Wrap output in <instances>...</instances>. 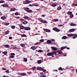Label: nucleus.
<instances>
[{"label": "nucleus", "mask_w": 77, "mask_h": 77, "mask_svg": "<svg viewBox=\"0 0 77 77\" xmlns=\"http://www.w3.org/2000/svg\"><path fill=\"white\" fill-rule=\"evenodd\" d=\"M31 29L29 27H25L24 30H30Z\"/></svg>", "instance_id": "6e6552de"}, {"label": "nucleus", "mask_w": 77, "mask_h": 77, "mask_svg": "<svg viewBox=\"0 0 77 77\" xmlns=\"http://www.w3.org/2000/svg\"><path fill=\"white\" fill-rule=\"evenodd\" d=\"M6 17L4 16L1 17V19H2V20H4V19H6Z\"/></svg>", "instance_id": "f3484780"}, {"label": "nucleus", "mask_w": 77, "mask_h": 77, "mask_svg": "<svg viewBox=\"0 0 77 77\" xmlns=\"http://www.w3.org/2000/svg\"><path fill=\"white\" fill-rule=\"evenodd\" d=\"M9 23H7V22L5 23V26H8V25H9Z\"/></svg>", "instance_id": "79ce46f5"}, {"label": "nucleus", "mask_w": 77, "mask_h": 77, "mask_svg": "<svg viewBox=\"0 0 77 77\" xmlns=\"http://www.w3.org/2000/svg\"><path fill=\"white\" fill-rule=\"evenodd\" d=\"M5 2V1H4L1 0L0 1V3H3Z\"/></svg>", "instance_id": "49530a36"}, {"label": "nucleus", "mask_w": 77, "mask_h": 77, "mask_svg": "<svg viewBox=\"0 0 77 77\" xmlns=\"http://www.w3.org/2000/svg\"><path fill=\"white\" fill-rule=\"evenodd\" d=\"M51 48L52 50H54V51H56V50H57V48L54 47H51Z\"/></svg>", "instance_id": "20e7f679"}, {"label": "nucleus", "mask_w": 77, "mask_h": 77, "mask_svg": "<svg viewBox=\"0 0 77 77\" xmlns=\"http://www.w3.org/2000/svg\"><path fill=\"white\" fill-rule=\"evenodd\" d=\"M74 31H75V29H70L69 32H74Z\"/></svg>", "instance_id": "9b49d317"}, {"label": "nucleus", "mask_w": 77, "mask_h": 77, "mask_svg": "<svg viewBox=\"0 0 77 77\" xmlns=\"http://www.w3.org/2000/svg\"><path fill=\"white\" fill-rule=\"evenodd\" d=\"M24 19H26V20H27V19H29V17L28 16H25L24 17Z\"/></svg>", "instance_id": "c756f323"}, {"label": "nucleus", "mask_w": 77, "mask_h": 77, "mask_svg": "<svg viewBox=\"0 0 77 77\" xmlns=\"http://www.w3.org/2000/svg\"><path fill=\"white\" fill-rule=\"evenodd\" d=\"M36 67H34L31 68V69L32 70H35L36 69Z\"/></svg>", "instance_id": "5701e85b"}, {"label": "nucleus", "mask_w": 77, "mask_h": 77, "mask_svg": "<svg viewBox=\"0 0 77 77\" xmlns=\"http://www.w3.org/2000/svg\"><path fill=\"white\" fill-rule=\"evenodd\" d=\"M47 42L48 44H50L51 43V42L50 40H48V41H47Z\"/></svg>", "instance_id": "4468645a"}, {"label": "nucleus", "mask_w": 77, "mask_h": 77, "mask_svg": "<svg viewBox=\"0 0 77 77\" xmlns=\"http://www.w3.org/2000/svg\"><path fill=\"white\" fill-rule=\"evenodd\" d=\"M29 6H33V5H32L29 4Z\"/></svg>", "instance_id": "680f3d73"}, {"label": "nucleus", "mask_w": 77, "mask_h": 77, "mask_svg": "<svg viewBox=\"0 0 77 77\" xmlns=\"http://www.w3.org/2000/svg\"><path fill=\"white\" fill-rule=\"evenodd\" d=\"M43 69V68H42L41 67H38L37 68V70H40V71H42Z\"/></svg>", "instance_id": "1a4fd4ad"}, {"label": "nucleus", "mask_w": 77, "mask_h": 77, "mask_svg": "<svg viewBox=\"0 0 77 77\" xmlns=\"http://www.w3.org/2000/svg\"><path fill=\"white\" fill-rule=\"evenodd\" d=\"M57 53L59 54H61V53H62V52L60 51H57Z\"/></svg>", "instance_id": "58836bf2"}, {"label": "nucleus", "mask_w": 77, "mask_h": 77, "mask_svg": "<svg viewBox=\"0 0 77 77\" xmlns=\"http://www.w3.org/2000/svg\"><path fill=\"white\" fill-rule=\"evenodd\" d=\"M67 14H68V15H69L72 14V12L71 11L68 12L67 13Z\"/></svg>", "instance_id": "ddd939ff"}, {"label": "nucleus", "mask_w": 77, "mask_h": 77, "mask_svg": "<svg viewBox=\"0 0 77 77\" xmlns=\"http://www.w3.org/2000/svg\"><path fill=\"white\" fill-rule=\"evenodd\" d=\"M40 21H41V23H48V22H47V21L44 20H41Z\"/></svg>", "instance_id": "423d86ee"}, {"label": "nucleus", "mask_w": 77, "mask_h": 77, "mask_svg": "<svg viewBox=\"0 0 77 77\" xmlns=\"http://www.w3.org/2000/svg\"><path fill=\"white\" fill-rule=\"evenodd\" d=\"M73 34H68V36L69 37H71L72 36H73Z\"/></svg>", "instance_id": "dca6fc26"}, {"label": "nucleus", "mask_w": 77, "mask_h": 77, "mask_svg": "<svg viewBox=\"0 0 77 77\" xmlns=\"http://www.w3.org/2000/svg\"><path fill=\"white\" fill-rule=\"evenodd\" d=\"M16 18H17V19H19V18H20V17H16Z\"/></svg>", "instance_id": "4d7b16f0"}, {"label": "nucleus", "mask_w": 77, "mask_h": 77, "mask_svg": "<svg viewBox=\"0 0 77 77\" xmlns=\"http://www.w3.org/2000/svg\"><path fill=\"white\" fill-rule=\"evenodd\" d=\"M9 32V31H7L5 32V35H7L8 34Z\"/></svg>", "instance_id": "c85d7f7f"}, {"label": "nucleus", "mask_w": 77, "mask_h": 77, "mask_svg": "<svg viewBox=\"0 0 77 77\" xmlns=\"http://www.w3.org/2000/svg\"><path fill=\"white\" fill-rule=\"evenodd\" d=\"M42 71L43 72H45V71H46V70L45 69H43Z\"/></svg>", "instance_id": "6e6d98bb"}, {"label": "nucleus", "mask_w": 77, "mask_h": 77, "mask_svg": "<svg viewBox=\"0 0 77 77\" xmlns=\"http://www.w3.org/2000/svg\"><path fill=\"white\" fill-rule=\"evenodd\" d=\"M38 44H39V43L38 42H37L35 43V45H38Z\"/></svg>", "instance_id": "69168bd1"}, {"label": "nucleus", "mask_w": 77, "mask_h": 77, "mask_svg": "<svg viewBox=\"0 0 77 77\" xmlns=\"http://www.w3.org/2000/svg\"><path fill=\"white\" fill-rule=\"evenodd\" d=\"M20 46H21V47H23L24 46V44H20Z\"/></svg>", "instance_id": "de8ad7c7"}, {"label": "nucleus", "mask_w": 77, "mask_h": 77, "mask_svg": "<svg viewBox=\"0 0 77 77\" xmlns=\"http://www.w3.org/2000/svg\"><path fill=\"white\" fill-rule=\"evenodd\" d=\"M52 55L53 54H56V52L55 51H52Z\"/></svg>", "instance_id": "c03bdc74"}, {"label": "nucleus", "mask_w": 77, "mask_h": 77, "mask_svg": "<svg viewBox=\"0 0 77 77\" xmlns=\"http://www.w3.org/2000/svg\"><path fill=\"white\" fill-rule=\"evenodd\" d=\"M25 11L27 12H28L29 13H32L33 12V11L31 10H29V8H27L24 9Z\"/></svg>", "instance_id": "f257e3e1"}, {"label": "nucleus", "mask_w": 77, "mask_h": 77, "mask_svg": "<svg viewBox=\"0 0 77 77\" xmlns=\"http://www.w3.org/2000/svg\"><path fill=\"white\" fill-rule=\"evenodd\" d=\"M11 28L12 29H14L15 28V26H11Z\"/></svg>", "instance_id": "c9c22d12"}, {"label": "nucleus", "mask_w": 77, "mask_h": 77, "mask_svg": "<svg viewBox=\"0 0 77 77\" xmlns=\"http://www.w3.org/2000/svg\"><path fill=\"white\" fill-rule=\"evenodd\" d=\"M53 30H54L55 32H60V30L58 29V28L57 27H54L53 28Z\"/></svg>", "instance_id": "f03ea898"}, {"label": "nucleus", "mask_w": 77, "mask_h": 77, "mask_svg": "<svg viewBox=\"0 0 77 77\" xmlns=\"http://www.w3.org/2000/svg\"><path fill=\"white\" fill-rule=\"evenodd\" d=\"M44 40L43 39H41L39 41L41 42H44Z\"/></svg>", "instance_id": "4c0bfd02"}, {"label": "nucleus", "mask_w": 77, "mask_h": 77, "mask_svg": "<svg viewBox=\"0 0 77 77\" xmlns=\"http://www.w3.org/2000/svg\"><path fill=\"white\" fill-rule=\"evenodd\" d=\"M16 10V8H11L10 9V11H14Z\"/></svg>", "instance_id": "cd10ccee"}, {"label": "nucleus", "mask_w": 77, "mask_h": 77, "mask_svg": "<svg viewBox=\"0 0 77 77\" xmlns=\"http://www.w3.org/2000/svg\"><path fill=\"white\" fill-rule=\"evenodd\" d=\"M20 75H22V76H24L26 75V73H20Z\"/></svg>", "instance_id": "f8f14e48"}, {"label": "nucleus", "mask_w": 77, "mask_h": 77, "mask_svg": "<svg viewBox=\"0 0 77 77\" xmlns=\"http://www.w3.org/2000/svg\"><path fill=\"white\" fill-rule=\"evenodd\" d=\"M57 26L60 27H62L63 26V25L62 24H60V25H57Z\"/></svg>", "instance_id": "a19ab883"}, {"label": "nucleus", "mask_w": 77, "mask_h": 77, "mask_svg": "<svg viewBox=\"0 0 77 77\" xmlns=\"http://www.w3.org/2000/svg\"><path fill=\"white\" fill-rule=\"evenodd\" d=\"M37 62L38 64H40V63H42V61L41 60H38L37 61Z\"/></svg>", "instance_id": "a878e982"}, {"label": "nucleus", "mask_w": 77, "mask_h": 77, "mask_svg": "<svg viewBox=\"0 0 77 77\" xmlns=\"http://www.w3.org/2000/svg\"><path fill=\"white\" fill-rule=\"evenodd\" d=\"M14 56L11 55V56H9V58H14Z\"/></svg>", "instance_id": "e433bc0d"}, {"label": "nucleus", "mask_w": 77, "mask_h": 77, "mask_svg": "<svg viewBox=\"0 0 77 77\" xmlns=\"http://www.w3.org/2000/svg\"><path fill=\"white\" fill-rule=\"evenodd\" d=\"M7 51H6L3 52V54H5V55L7 54Z\"/></svg>", "instance_id": "f704fd0d"}, {"label": "nucleus", "mask_w": 77, "mask_h": 77, "mask_svg": "<svg viewBox=\"0 0 77 77\" xmlns=\"http://www.w3.org/2000/svg\"><path fill=\"white\" fill-rule=\"evenodd\" d=\"M40 75H42L43 74V72H42L40 73Z\"/></svg>", "instance_id": "338daca9"}, {"label": "nucleus", "mask_w": 77, "mask_h": 77, "mask_svg": "<svg viewBox=\"0 0 77 77\" xmlns=\"http://www.w3.org/2000/svg\"><path fill=\"white\" fill-rule=\"evenodd\" d=\"M32 5L35 6H38L39 5L38 4H33Z\"/></svg>", "instance_id": "4be33fe9"}, {"label": "nucleus", "mask_w": 77, "mask_h": 77, "mask_svg": "<svg viewBox=\"0 0 77 77\" xmlns=\"http://www.w3.org/2000/svg\"><path fill=\"white\" fill-rule=\"evenodd\" d=\"M57 6V5L56 4H53L52 5V7H55V6Z\"/></svg>", "instance_id": "393cba45"}, {"label": "nucleus", "mask_w": 77, "mask_h": 77, "mask_svg": "<svg viewBox=\"0 0 77 77\" xmlns=\"http://www.w3.org/2000/svg\"><path fill=\"white\" fill-rule=\"evenodd\" d=\"M9 39H12V37L10 36L9 37Z\"/></svg>", "instance_id": "13d9d810"}, {"label": "nucleus", "mask_w": 77, "mask_h": 77, "mask_svg": "<svg viewBox=\"0 0 77 77\" xmlns=\"http://www.w3.org/2000/svg\"><path fill=\"white\" fill-rule=\"evenodd\" d=\"M70 17L71 18H73V17H74V15H73L72 14H70Z\"/></svg>", "instance_id": "2f4dec72"}, {"label": "nucleus", "mask_w": 77, "mask_h": 77, "mask_svg": "<svg viewBox=\"0 0 77 77\" xmlns=\"http://www.w3.org/2000/svg\"><path fill=\"white\" fill-rule=\"evenodd\" d=\"M21 36H22V37H26V35L25 34H23L21 35Z\"/></svg>", "instance_id": "37998d69"}, {"label": "nucleus", "mask_w": 77, "mask_h": 77, "mask_svg": "<svg viewBox=\"0 0 77 77\" xmlns=\"http://www.w3.org/2000/svg\"><path fill=\"white\" fill-rule=\"evenodd\" d=\"M53 71L57 72V70H53Z\"/></svg>", "instance_id": "bf43d9fd"}, {"label": "nucleus", "mask_w": 77, "mask_h": 77, "mask_svg": "<svg viewBox=\"0 0 77 77\" xmlns=\"http://www.w3.org/2000/svg\"><path fill=\"white\" fill-rule=\"evenodd\" d=\"M42 77H47V76L45 75H43V76H42Z\"/></svg>", "instance_id": "e2e57ef3"}, {"label": "nucleus", "mask_w": 77, "mask_h": 77, "mask_svg": "<svg viewBox=\"0 0 77 77\" xmlns=\"http://www.w3.org/2000/svg\"><path fill=\"white\" fill-rule=\"evenodd\" d=\"M73 6H77V4H75L74 3H73Z\"/></svg>", "instance_id": "864d4df0"}, {"label": "nucleus", "mask_w": 77, "mask_h": 77, "mask_svg": "<svg viewBox=\"0 0 77 77\" xmlns=\"http://www.w3.org/2000/svg\"><path fill=\"white\" fill-rule=\"evenodd\" d=\"M4 46L5 47H6V48H9V45H4Z\"/></svg>", "instance_id": "412c9836"}, {"label": "nucleus", "mask_w": 77, "mask_h": 77, "mask_svg": "<svg viewBox=\"0 0 77 77\" xmlns=\"http://www.w3.org/2000/svg\"><path fill=\"white\" fill-rule=\"evenodd\" d=\"M23 24H27V21H25L23 22Z\"/></svg>", "instance_id": "7c9ffc66"}, {"label": "nucleus", "mask_w": 77, "mask_h": 77, "mask_svg": "<svg viewBox=\"0 0 77 77\" xmlns=\"http://www.w3.org/2000/svg\"><path fill=\"white\" fill-rule=\"evenodd\" d=\"M73 36H75V37H76L77 38V35L75 34H73Z\"/></svg>", "instance_id": "a18cd8bd"}, {"label": "nucleus", "mask_w": 77, "mask_h": 77, "mask_svg": "<svg viewBox=\"0 0 77 77\" xmlns=\"http://www.w3.org/2000/svg\"><path fill=\"white\" fill-rule=\"evenodd\" d=\"M1 6H2L3 8H7V7L9 6V5L6 4H4L2 5Z\"/></svg>", "instance_id": "39448f33"}, {"label": "nucleus", "mask_w": 77, "mask_h": 77, "mask_svg": "<svg viewBox=\"0 0 77 77\" xmlns=\"http://www.w3.org/2000/svg\"><path fill=\"white\" fill-rule=\"evenodd\" d=\"M11 56H14L15 55V54L14 53H11Z\"/></svg>", "instance_id": "5fc2aeb1"}, {"label": "nucleus", "mask_w": 77, "mask_h": 77, "mask_svg": "<svg viewBox=\"0 0 77 77\" xmlns=\"http://www.w3.org/2000/svg\"><path fill=\"white\" fill-rule=\"evenodd\" d=\"M31 49H32L33 50H36V48L35 46H32L31 47Z\"/></svg>", "instance_id": "a211bd4d"}, {"label": "nucleus", "mask_w": 77, "mask_h": 77, "mask_svg": "<svg viewBox=\"0 0 77 77\" xmlns=\"http://www.w3.org/2000/svg\"><path fill=\"white\" fill-rule=\"evenodd\" d=\"M65 48H66V49H67V50H69V48H68L66 46L62 47L60 48L61 50H63V49H65Z\"/></svg>", "instance_id": "7ed1b4c3"}, {"label": "nucleus", "mask_w": 77, "mask_h": 77, "mask_svg": "<svg viewBox=\"0 0 77 77\" xmlns=\"http://www.w3.org/2000/svg\"><path fill=\"white\" fill-rule=\"evenodd\" d=\"M58 20H59L58 19H54V21H58Z\"/></svg>", "instance_id": "ea45409f"}, {"label": "nucleus", "mask_w": 77, "mask_h": 77, "mask_svg": "<svg viewBox=\"0 0 77 77\" xmlns=\"http://www.w3.org/2000/svg\"><path fill=\"white\" fill-rule=\"evenodd\" d=\"M43 30H45V31L46 32H51V30H50L48 29H43Z\"/></svg>", "instance_id": "0eeeda50"}, {"label": "nucleus", "mask_w": 77, "mask_h": 77, "mask_svg": "<svg viewBox=\"0 0 77 77\" xmlns=\"http://www.w3.org/2000/svg\"><path fill=\"white\" fill-rule=\"evenodd\" d=\"M18 13H15V15H18Z\"/></svg>", "instance_id": "603ef678"}, {"label": "nucleus", "mask_w": 77, "mask_h": 77, "mask_svg": "<svg viewBox=\"0 0 77 77\" xmlns=\"http://www.w3.org/2000/svg\"><path fill=\"white\" fill-rule=\"evenodd\" d=\"M38 53H41L42 52V50H38Z\"/></svg>", "instance_id": "09e8293b"}, {"label": "nucleus", "mask_w": 77, "mask_h": 77, "mask_svg": "<svg viewBox=\"0 0 77 77\" xmlns=\"http://www.w3.org/2000/svg\"><path fill=\"white\" fill-rule=\"evenodd\" d=\"M57 9L58 11H60V10H61V9H62V8H61V7H60V6H59L57 8Z\"/></svg>", "instance_id": "6ab92c4d"}, {"label": "nucleus", "mask_w": 77, "mask_h": 77, "mask_svg": "<svg viewBox=\"0 0 77 77\" xmlns=\"http://www.w3.org/2000/svg\"><path fill=\"white\" fill-rule=\"evenodd\" d=\"M20 21H23L24 20L23 19H20Z\"/></svg>", "instance_id": "3c124183"}, {"label": "nucleus", "mask_w": 77, "mask_h": 77, "mask_svg": "<svg viewBox=\"0 0 77 77\" xmlns=\"http://www.w3.org/2000/svg\"><path fill=\"white\" fill-rule=\"evenodd\" d=\"M47 56H53V53H48L47 54Z\"/></svg>", "instance_id": "9d476101"}, {"label": "nucleus", "mask_w": 77, "mask_h": 77, "mask_svg": "<svg viewBox=\"0 0 77 77\" xmlns=\"http://www.w3.org/2000/svg\"><path fill=\"white\" fill-rule=\"evenodd\" d=\"M3 77H9L8 76H6L5 75H4V76H3Z\"/></svg>", "instance_id": "052dcab7"}, {"label": "nucleus", "mask_w": 77, "mask_h": 77, "mask_svg": "<svg viewBox=\"0 0 77 77\" xmlns=\"http://www.w3.org/2000/svg\"><path fill=\"white\" fill-rule=\"evenodd\" d=\"M14 49H17V47H13Z\"/></svg>", "instance_id": "0e129e2a"}, {"label": "nucleus", "mask_w": 77, "mask_h": 77, "mask_svg": "<svg viewBox=\"0 0 77 77\" xmlns=\"http://www.w3.org/2000/svg\"><path fill=\"white\" fill-rule=\"evenodd\" d=\"M20 29H24L25 28V27L23 26H20Z\"/></svg>", "instance_id": "b1692460"}, {"label": "nucleus", "mask_w": 77, "mask_h": 77, "mask_svg": "<svg viewBox=\"0 0 77 77\" xmlns=\"http://www.w3.org/2000/svg\"><path fill=\"white\" fill-rule=\"evenodd\" d=\"M25 2H26L27 3H28V4H29L30 3V1H28V0H26L25 1Z\"/></svg>", "instance_id": "72a5a7b5"}, {"label": "nucleus", "mask_w": 77, "mask_h": 77, "mask_svg": "<svg viewBox=\"0 0 77 77\" xmlns=\"http://www.w3.org/2000/svg\"><path fill=\"white\" fill-rule=\"evenodd\" d=\"M67 38V37L65 36H63L62 38V39H66Z\"/></svg>", "instance_id": "2eb2a0df"}, {"label": "nucleus", "mask_w": 77, "mask_h": 77, "mask_svg": "<svg viewBox=\"0 0 77 77\" xmlns=\"http://www.w3.org/2000/svg\"><path fill=\"white\" fill-rule=\"evenodd\" d=\"M70 26H76V25L75 23H71L70 24Z\"/></svg>", "instance_id": "aec40b11"}, {"label": "nucleus", "mask_w": 77, "mask_h": 77, "mask_svg": "<svg viewBox=\"0 0 77 77\" xmlns=\"http://www.w3.org/2000/svg\"><path fill=\"white\" fill-rule=\"evenodd\" d=\"M23 60H24V62H27V59L26 58H24Z\"/></svg>", "instance_id": "bb28decb"}, {"label": "nucleus", "mask_w": 77, "mask_h": 77, "mask_svg": "<svg viewBox=\"0 0 77 77\" xmlns=\"http://www.w3.org/2000/svg\"><path fill=\"white\" fill-rule=\"evenodd\" d=\"M5 72L6 73H9V70H7L5 71Z\"/></svg>", "instance_id": "8fccbe9b"}, {"label": "nucleus", "mask_w": 77, "mask_h": 77, "mask_svg": "<svg viewBox=\"0 0 77 77\" xmlns=\"http://www.w3.org/2000/svg\"><path fill=\"white\" fill-rule=\"evenodd\" d=\"M58 69L59 70H60V71H63V69L61 67H60L58 68Z\"/></svg>", "instance_id": "473e14b6"}, {"label": "nucleus", "mask_w": 77, "mask_h": 77, "mask_svg": "<svg viewBox=\"0 0 77 77\" xmlns=\"http://www.w3.org/2000/svg\"><path fill=\"white\" fill-rule=\"evenodd\" d=\"M2 70H6V68H4L2 69Z\"/></svg>", "instance_id": "774afa93"}]
</instances>
